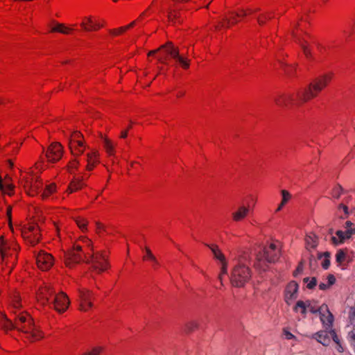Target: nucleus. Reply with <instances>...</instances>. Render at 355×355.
I'll list each match as a JSON object with an SVG mask.
<instances>
[{"label":"nucleus","instance_id":"nucleus-1","mask_svg":"<svg viewBox=\"0 0 355 355\" xmlns=\"http://www.w3.org/2000/svg\"><path fill=\"white\" fill-rule=\"evenodd\" d=\"M331 79V75L330 74H324L315 78L309 85L308 87L302 91L297 92L299 101L304 103L315 97L317 94L327 85Z\"/></svg>","mask_w":355,"mask_h":355},{"label":"nucleus","instance_id":"nucleus-2","mask_svg":"<svg viewBox=\"0 0 355 355\" xmlns=\"http://www.w3.org/2000/svg\"><path fill=\"white\" fill-rule=\"evenodd\" d=\"M280 256V252L274 243H270L269 246L265 247L262 251L256 254V261L254 266L257 268L265 270V266L268 263L276 262Z\"/></svg>","mask_w":355,"mask_h":355},{"label":"nucleus","instance_id":"nucleus-3","mask_svg":"<svg viewBox=\"0 0 355 355\" xmlns=\"http://www.w3.org/2000/svg\"><path fill=\"white\" fill-rule=\"evenodd\" d=\"M33 324V320L28 313L17 315L16 322L13 323L4 313H0V325L6 331L17 329L21 332V330L18 327H21L24 326L27 329H30Z\"/></svg>","mask_w":355,"mask_h":355},{"label":"nucleus","instance_id":"nucleus-4","mask_svg":"<svg viewBox=\"0 0 355 355\" xmlns=\"http://www.w3.org/2000/svg\"><path fill=\"white\" fill-rule=\"evenodd\" d=\"M251 270L243 263L236 265L231 272L230 282L233 286L243 287L251 278Z\"/></svg>","mask_w":355,"mask_h":355},{"label":"nucleus","instance_id":"nucleus-5","mask_svg":"<svg viewBox=\"0 0 355 355\" xmlns=\"http://www.w3.org/2000/svg\"><path fill=\"white\" fill-rule=\"evenodd\" d=\"M85 262L91 265L92 268L97 273L103 272L110 266L107 257L102 252L88 253V256L85 254Z\"/></svg>","mask_w":355,"mask_h":355},{"label":"nucleus","instance_id":"nucleus-6","mask_svg":"<svg viewBox=\"0 0 355 355\" xmlns=\"http://www.w3.org/2000/svg\"><path fill=\"white\" fill-rule=\"evenodd\" d=\"M165 50L166 55L171 56L173 59H174L177 62H178L184 69H188L189 67L190 60L180 55V51L178 48L175 47L172 42H168L166 44L162 45L157 50L150 51L148 55H152L155 54L157 51L160 50Z\"/></svg>","mask_w":355,"mask_h":355},{"label":"nucleus","instance_id":"nucleus-7","mask_svg":"<svg viewBox=\"0 0 355 355\" xmlns=\"http://www.w3.org/2000/svg\"><path fill=\"white\" fill-rule=\"evenodd\" d=\"M85 254L88 253L83 252L81 246L76 245L72 249L64 254V261L67 266L73 267L76 264L85 261Z\"/></svg>","mask_w":355,"mask_h":355},{"label":"nucleus","instance_id":"nucleus-8","mask_svg":"<svg viewBox=\"0 0 355 355\" xmlns=\"http://www.w3.org/2000/svg\"><path fill=\"white\" fill-rule=\"evenodd\" d=\"M83 135L78 131L73 132L69 140V146L74 156L83 153L85 146L82 140Z\"/></svg>","mask_w":355,"mask_h":355},{"label":"nucleus","instance_id":"nucleus-9","mask_svg":"<svg viewBox=\"0 0 355 355\" xmlns=\"http://www.w3.org/2000/svg\"><path fill=\"white\" fill-rule=\"evenodd\" d=\"M63 149L58 142L52 143L47 149L46 157L49 162H55L60 160L62 156Z\"/></svg>","mask_w":355,"mask_h":355},{"label":"nucleus","instance_id":"nucleus-10","mask_svg":"<svg viewBox=\"0 0 355 355\" xmlns=\"http://www.w3.org/2000/svg\"><path fill=\"white\" fill-rule=\"evenodd\" d=\"M37 266L42 270H47L53 264V258L51 254L40 250L36 255Z\"/></svg>","mask_w":355,"mask_h":355},{"label":"nucleus","instance_id":"nucleus-11","mask_svg":"<svg viewBox=\"0 0 355 355\" xmlns=\"http://www.w3.org/2000/svg\"><path fill=\"white\" fill-rule=\"evenodd\" d=\"M296 100L299 103H302L299 101L297 94L296 99L292 94H282L274 98L276 105L280 107H288L290 105L294 104Z\"/></svg>","mask_w":355,"mask_h":355},{"label":"nucleus","instance_id":"nucleus-12","mask_svg":"<svg viewBox=\"0 0 355 355\" xmlns=\"http://www.w3.org/2000/svg\"><path fill=\"white\" fill-rule=\"evenodd\" d=\"M69 305V300L67 295L64 293H60L55 295L53 297V306L57 311L59 313L64 312Z\"/></svg>","mask_w":355,"mask_h":355},{"label":"nucleus","instance_id":"nucleus-13","mask_svg":"<svg viewBox=\"0 0 355 355\" xmlns=\"http://www.w3.org/2000/svg\"><path fill=\"white\" fill-rule=\"evenodd\" d=\"M79 297L80 299V308L79 309L83 311H87L89 308H92L93 304L91 300L93 297V294L88 290H80Z\"/></svg>","mask_w":355,"mask_h":355},{"label":"nucleus","instance_id":"nucleus-14","mask_svg":"<svg viewBox=\"0 0 355 355\" xmlns=\"http://www.w3.org/2000/svg\"><path fill=\"white\" fill-rule=\"evenodd\" d=\"M320 318L322 324L326 326L327 329L331 328L334 322V315L329 311L327 305L322 304L320 306Z\"/></svg>","mask_w":355,"mask_h":355},{"label":"nucleus","instance_id":"nucleus-15","mask_svg":"<svg viewBox=\"0 0 355 355\" xmlns=\"http://www.w3.org/2000/svg\"><path fill=\"white\" fill-rule=\"evenodd\" d=\"M298 288L299 285L295 281H291L288 284L286 287L284 294L285 302L286 304H290L291 301L297 298Z\"/></svg>","mask_w":355,"mask_h":355},{"label":"nucleus","instance_id":"nucleus-16","mask_svg":"<svg viewBox=\"0 0 355 355\" xmlns=\"http://www.w3.org/2000/svg\"><path fill=\"white\" fill-rule=\"evenodd\" d=\"M21 332L27 334V338L31 341H35L40 340L43 338V334L33 324L30 329H27L23 326L21 327H18Z\"/></svg>","mask_w":355,"mask_h":355},{"label":"nucleus","instance_id":"nucleus-17","mask_svg":"<svg viewBox=\"0 0 355 355\" xmlns=\"http://www.w3.org/2000/svg\"><path fill=\"white\" fill-rule=\"evenodd\" d=\"M80 26L86 31H97L103 27V24L94 21L91 16L85 17Z\"/></svg>","mask_w":355,"mask_h":355},{"label":"nucleus","instance_id":"nucleus-18","mask_svg":"<svg viewBox=\"0 0 355 355\" xmlns=\"http://www.w3.org/2000/svg\"><path fill=\"white\" fill-rule=\"evenodd\" d=\"M313 338L324 346H328L331 343L329 331H321L314 334Z\"/></svg>","mask_w":355,"mask_h":355},{"label":"nucleus","instance_id":"nucleus-19","mask_svg":"<svg viewBox=\"0 0 355 355\" xmlns=\"http://www.w3.org/2000/svg\"><path fill=\"white\" fill-rule=\"evenodd\" d=\"M25 188L27 190V193L30 196H34L35 193H38L40 189V184L37 182H33L32 180H26L25 184Z\"/></svg>","mask_w":355,"mask_h":355},{"label":"nucleus","instance_id":"nucleus-20","mask_svg":"<svg viewBox=\"0 0 355 355\" xmlns=\"http://www.w3.org/2000/svg\"><path fill=\"white\" fill-rule=\"evenodd\" d=\"M306 248L311 250L318 246V238L315 234L306 235L305 238Z\"/></svg>","mask_w":355,"mask_h":355},{"label":"nucleus","instance_id":"nucleus-21","mask_svg":"<svg viewBox=\"0 0 355 355\" xmlns=\"http://www.w3.org/2000/svg\"><path fill=\"white\" fill-rule=\"evenodd\" d=\"M206 246H207L212 252L214 257L216 259L218 260L219 261L223 262L225 260V255L222 253V252L219 250L218 245H209L205 244Z\"/></svg>","mask_w":355,"mask_h":355},{"label":"nucleus","instance_id":"nucleus-22","mask_svg":"<svg viewBox=\"0 0 355 355\" xmlns=\"http://www.w3.org/2000/svg\"><path fill=\"white\" fill-rule=\"evenodd\" d=\"M249 209L244 206L240 207L239 209L232 214L233 220L239 221L243 219L248 214Z\"/></svg>","mask_w":355,"mask_h":355},{"label":"nucleus","instance_id":"nucleus-23","mask_svg":"<svg viewBox=\"0 0 355 355\" xmlns=\"http://www.w3.org/2000/svg\"><path fill=\"white\" fill-rule=\"evenodd\" d=\"M336 234L340 239V242H344L346 239H349L353 234H355V228L348 229L345 232L338 230Z\"/></svg>","mask_w":355,"mask_h":355},{"label":"nucleus","instance_id":"nucleus-24","mask_svg":"<svg viewBox=\"0 0 355 355\" xmlns=\"http://www.w3.org/2000/svg\"><path fill=\"white\" fill-rule=\"evenodd\" d=\"M101 139L103 143V147L106 152L110 155H112L114 153V146L112 142L107 137L101 135Z\"/></svg>","mask_w":355,"mask_h":355},{"label":"nucleus","instance_id":"nucleus-25","mask_svg":"<svg viewBox=\"0 0 355 355\" xmlns=\"http://www.w3.org/2000/svg\"><path fill=\"white\" fill-rule=\"evenodd\" d=\"M54 291L49 286H46L45 288H42L40 293L39 294V297L46 302H49V297L51 296L54 297Z\"/></svg>","mask_w":355,"mask_h":355},{"label":"nucleus","instance_id":"nucleus-26","mask_svg":"<svg viewBox=\"0 0 355 355\" xmlns=\"http://www.w3.org/2000/svg\"><path fill=\"white\" fill-rule=\"evenodd\" d=\"M330 256L331 254L329 252H325L324 253L318 252V258L319 259H322L323 257H324L322 263V266L325 270L328 269L330 266Z\"/></svg>","mask_w":355,"mask_h":355},{"label":"nucleus","instance_id":"nucleus-27","mask_svg":"<svg viewBox=\"0 0 355 355\" xmlns=\"http://www.w3.org/2000/svg\"><path fill=\"white\" fill-rule=\"evenodd\" d=\"M292 35H293V37H295L296 42L300 45L306 57L308 58H310L311 55V53L310 50L308 49V47L305 45L306 42L302 40L301 38L297 37L294 33H292Z\"/></svg>","mask_w":355,"mask_h":355},{"label":"nucleus","instance_id":"nucleus-28","mask_svg":"<svg viewBox=\"0 0 355 355\" xmlns=\"http://www.w3.org/2000/svg\"><path fill=\"white\" fill-rule=\"evenodd\" d=\"M12 190L13 186L7 182L4 183L0 177V191L8 195H11Z\"/></svg>","mask_w":355,"mask_h":355},{"label":"nucleus","instance_id":"nucleus-29","mask_svg":"<svg viewBox=\"0 0 355 355\" xmlns=\"http://www.w3.org/2000/svg\"><path fill=\"white\" fill-rule=\"evenodd\" d=\"M82 180L83 177L81 178L75 179L71 182L69 187V190L71 193L80 189L83 187Z\"/></svg>","mask_w":355,"mask_h":355},{"label":"nucleus","instance_id":"nucleus-30","mask_svg":"<svg viewBox=\"0 0 355 355\" xmlns=\"http://www.w3.org/2000/svg\"><path fill=\"white\" fill-rule=\"evenodd\" d=\"M87 161L88 162L87 165V169L89 171L92 170L94 168V164L96 163V153L92 154H87Z\"/></svg>","mask_w":355,"mask_h":355},{"label":"nucleus","instance_id":"nucleus-31","mask_svg":"<svg viewBox=\"0 0 355 355\" xmlns=\"http://www.w3.org/2000/svg\"><path fill=\"white\" fill-rule=\"evenodd\" d=\"M6 242L4 241L3 237H0V255L1 256L2 261H3L7 257L6 250L7 247L6 246Z\"/></svg>","mask_w":355,"mask_h":355},{"label":"nucleus","instance_id":"nucleus-32","mask_svg":"<svg viewBox=\"0 0 355 355\" xmlns=\"http://www.w3.org/2000/svg\"><path fill=\"white\" fill-rule=\"evenodd\" d=\"M303 281L304 283L307 284L306 287L309 289L314 288L315 287V286L317 285V282H318L317 279L315 277H313L311 278L305 277V278H304Z\"/></svg>","mask_w":355,"mask_h":355},{"label":"nucleus","instance_id":"nucleus-33","mask_svg":"<svg viewBox=\"0 0 355 355\" xmlns=\"http://www.w3.org/2000/svg\"><path fill=\"white\" fill-rule=\"evenodd\" d=\"M307 309L312 313H317L320 312V306L318 307L315 302L309 300L306 301Z\"/></svg>","mask_w":355,"mask_h":355},{"label":"nucleus","instance_id":"nucleus-34","mask_svg":"<svg viewBox=\"0 0 355 355\" xmlns=\"http://www.w3.org/2000/svg\"><path fill=\"white\" fill-rule=\"evenodd\" d=\"M299 308L301 309L302 314L305 315L306 313V310H307L306 302H303L302 300L297 301L295 306L294 307V311H297V309Z\"/></svg>","mask_w":355,"mask_h":355},{"label":"nucleus","instance_id":"nucleus-35","mask_svg":"<svg viewBox=\"0 0 355 355\" xmlns=\"http://www.w3.org/2000/svg\"><path fill=\"white\" fill-rule=\"evenodd\" d=\"M55 191V185L53 184H49L46 187L45 190L43 191L42 196V198H47L51 193H53Z\"/></svg>","mask_w":355,"mask_h":355},{"label":"nucleus","instance_id":"nucleus-36","mask_svg":"<svg viewBox=\"0 0 355 355\" xmlns=\"http://www.w3.org/2000/svg\"><path fill=\"white\" fill-rule=\"evenodd\" d=\"M52 31L59 32V33H64V34H67L69 31V28L67 27H65L62 24H58L55 27L53 28Z\"/></svg>","mask_w":355,"mask_h":355},{"label":"nucleus","instance_id":"nucleus-37","mask_svg":"<svg viewBox=\"0 0 355 355\" xmlns=\"http://www.w3.org/2000/svg\"><path fill=\"white\" fill-rule=\"evenodd\" d=\"M343 192V187L340 184H338L333 189L331 195H332L333 198L338 199L340 198V196H341Z\"/></svg>","mask_w":355,"mask_h":355},{"label":"nucleus","instance_id":"nucleus-38","mask_svg":"<svg viewBox=\"0 0 355 355\" xmlns=\"http://www.w3.org/2000/svg\"><path fill=\"white\" fill-rule=\"evenodd\" d=\"M145 252H146V255L143 258L144 260L148 259V260H150L151 261H153V263L157 262L156 257L153 255L151 250L148 248H147V247L145 248Z\"/></svg>","mask_w":355,"mask_h":355},{"label":"nucleus","instance_id":"nucleus-39","mask_svg":"<svg viewBox=\"0 0 355 355\" xmlns=\"http://www.w3.org/2000/svg\"><path fill=\"white\" fill-rule=\"evenodd\" d=\"M168 19L171 21H180V12H176L175 10H169L168 12Z\"/></svg>","mask_w":355,"mask_h":355},{"label":"nucleus","instance_id":"nucleus-40","mask_svg":"<svg viewBox=\"0 0 355 355\" xmlns=\"http://www.w3.org/2000/svg\"><path fill=\"white\" fill-rule=\"evenodd\" d=\"M345 253L343 250H339L336 254V261L338 263H342L345 259Z\"/></svg>","mask_w":355,"mask_h":355},{"label":"nucleus","instance_id":"nucleus-41","mask_svg":"<svg viewBox=\"0 0 355 355\" xmlns=\"http://www.w3.org/2000/svg\"><path fill=\"white\" fill-rule=\"evenodd\" d=\"M12 306L15 309H18L21 306L20 304L19 297L17 294L14 295L13 296V298L12 300Z\"/></svg>","mask_w":355,"mask_h":355},{"label":"nucleus","instance_id":"nucleus-42","mask_svg":"<svg viewBox=\"0 0 355 355\" xmlns=\"http://www.w3.org/2000/svg\"><path fill=\"white\" fill-rule=\"evenodd\" d=\"M281 193L282 195V200L281 202H282V204L286 205L291 199V196L290 193L286 190H282Z\"/></svg>","mask_w":355,"mask_h":355},{"label":"nucleus","instance_id":"nucleus-43","mask_svg":"<svg viewBox=\"0 0 355 355\" xmlns=\"http://www.w3.org/2000/svg\"><path fill=\"white\" fill-rule=\"evenodd\" d=\"M329 334H330V336L332 338L333 340L339 346V348H342L340 344V339L338 338V336H337L336 331L334 329H330L329 331Z\"/></svg>","mask_w":355,"mask_h":355},{"label":"nucleus","instance_id":"nucleus-44","mask_svg":"<svg viewBox=\"0 0 355 355\" xmlns=\"http://www.w3.org/2000/svg\"><path fill=\"white\" fill-rule=\"evenodd\" d=\"M222 266H221V272L219 275V279L222 282V276L223 275H226L227 273V262L226 261L221 262Z\"/></svg>","mask_w":355,"mask_h":355},{"label":"nucleus","instance_id":"nucleus-45","mask_svg":"<svg viewBox=\"0 0 355 355\" xmlns=\"http://www.w3.org/2000/svg\"><path fill=\"white\" fill-rule=\"evenodd\" d=\"M76 222L80 229L82 230H86L87 221L84 218H78Z\"/></svg>","mask_w":355,"mask_h":355},{"label":"nucleus","instance_id":"nucleus-46","mask_svg":"<svg viewBox=\"0 0 355 355\" xmlns=\"http://www.w3.org/2000/svg\"><path fill=\"white\" fill-rule=\"evenodd\" d=\"M348 336L349 342L355 350V328H353V329L349 333Z\"/></svg>","mask_w":355,"mask_h":355},{"label":"nucleus","instance_id":"nucleus-47","mask_svg":"<svg viewBox=\"0 0 355 355\" xmlns=\"http://www.w3.org/2000/svg\"><path fill=\"white\" fill-rule=\"evenodd\" d=\"M231 21L227 17H223L222 19V21L220 22V26L222 28H230L231 25Z\"/></svg>","mask_w":355,"mask_h":355},{"label":"nucleus","instance_id":"nucleus-48","mask_svg":"<svg viewBox=\"0 0 355 355\" xmlns=\"http://www.w3.org/2000/svg\"><path fill=\"white\" fill-rule=\"evenodd\" d=\"M232 14L239 17H245L247 16V10L243 8H239L236 12H232Z\"/></svg>","mask_w":355,"mask_h":355},{"label":"nucleus","instance_id":"nucleus-49","mask_svg":"<svg viewBox=\"0 0 355 355\" xmlns=\"http://www.w3.org/2000/svg\"><path fill=\"white\" fill-rule=\"evenodd\" d=\"M349 320L351 324L354 326V328H355V306L350 309Z\"/></svg>","mask_w":355,"mask_h":355},{"label":"nucleus","instance_id":"nucleus-50","mask_svg":"<svg viewBox=\"0 0 355 355\" xmlns=\"http://www.w3.org/2000/svg\"><path fill=\"white\" fill-rule=\"evenodd\" d=\"M143 15H144V13L141 14V15L137 20L132 21L130 24L125 26L120 27V31H127L128 29L133 27L137 24V22L138 21H140V19Z\"/></svg>","mask_w":355,"mask_h":355},{"label":"nucleus","instance_id":"nucleus-51","mask_svg":"<svg viewBox=\"0 0 355 355\" xmlns=\"http://www.w3.org/2000/svg\"><path fill=\"white\" fill-rule=\"evenodd\" d=\"M198 327V323L195 321L189 322L187 324L186 328L188 331H192Z\"/></svg>","mask_w":355,"mask_h":355},{"label":"nucleus","instance_id":"nucleus-52","mask_svg":"<svg viewBox=\"0 0 355 355\" xmlns=\"http://www.w3.org/2000/svg\"><path fill=\"white\" fill-rule=\"evenodd\" d=\"M28 232L33 234H37V232L40 231V228L37 225H31L28 227Z\"/></svg>","mask_w":355,"mask_h":355},{"label":"nucleus","instance_id":"nucleus-53","mask_svg":"<svg viewBox=\"0 0 355 355\" xmlns=\"http://www.w3.org/2000/svg\"><path fill=\"white\" fill-rule=\"evenodd\" d=\"M40 241V236L37 234H33V238L29 239L28 242L31 245H35Z\"/></svg>","mask_w":355,"mask_h":355},{"label":"nucleus","instance_id":"nucleus-54","mask_svg":"<svg viewBox=\"0 0 355 355\" xmlns=\"http://www.w3.org/2000/svg\"><path fill=\"white\" fill-rule=\"evenodd\" d=\"M101 349V347H95L91 352H86L83 355H99Z\"/></svg>","mask_w":355,"mask_h":355},{"label":"nucleus","instance_id":"nucleus-55","mask_svg":"<svg viewBox=\"0 0 355 355\" xmlns=\"http://www.w3.org/2000/svg\"><path fill=\"white\" fill-rule=\"evenodd\" d=\"M338 209H342L343 210V211H344V213L345 214V218L348 216L349 212L348 207L346 205H345L344 204L341 203V204H340L338 205ZM340 218H345V217H343V216H340Z\"/></svg>","mask_w":355,"mask_h":355},{"label":"nucleus","instance_id":"nucleus-56","mask_svg":"<svg viewBox=\"0 0 355 355\" xmlns=\"http://www.w3.org/2000/svg\"><path fill=\"white\" fill-rule=\"evenodd\" d=\"M78 166V162L75 159L70 162L69 164V168L70 169V172L72 173L73 169H76Z\"/></svg>","mask_w":355,"mask_h":355},{"label":"nucleus","instance_id":"nucleus-57","mask_svg":"<svg viewBox=\"0 0 355 355\" xmlns=\"http://www.w3.org/2000/svg\"><path fill=\"white\" fill-rule=\"evenodd\" d=\"M303 270V262L301 261L297 266L296 270L293 272V276L297 277L298 274L301 273Z\"/></svg>","mask_w":355,"mask_h":355},{"label":"nucleus","instance_id":"nucleus-58","mask_svg":"<svg viewBox=\"0 0 355 355\" xmlns=\"http://www.w3.org/2000/svg\"><path fill=\"white\" fill-rule=\"evenodd\" d=\"M327 280H328V284L331 286L336 282V278L335 277L330 274L327 276Z\"/></svg>","mask_w":355,"mask_h":355},{"label":"nucleus","instance_id":"nucleus-59","mask_svg":"<svg viewBox=\"0 0 355 355\" xmlns=\"http://www.w3.org/2000/svg\"><path fill=\"white\" fill-rule=\"evenodd\" d=\"M270 17H268V19H270ZM268 19V17L266 15H262L261 17H259L257 18L258 23L260 25H263L265 24V19Z\"/></svg>","mask_w":355,"mask_h":355},{"label":"nucleus","instance_id":"nucleus-60","mask_svg":"<svg viewBox=\"0 0 355 355\" xmlns=\"http://www.w3.org/2000/svg\"><path fill=\"white\" fill-rule=\"evenodd\" d=\"M125 31H120V28H117V29H112V30H110V32L111 34H112L113 35H119L122 33H123Z\"/></svg>","mask_w":355,"mask_h":355},{"label":"nucleus","instance_id":"nucleus-61","mask_svg":"<svg viewBox=\"0 0 355 355\" xmlns=\"http://www.w3.org/2000/svg\"><path fill=\"white\" fill-rule=\"evenodd\" d=\"M330 287V286L328 284L324 283H320L319 284V288L322 291H325L328 289Z\"/></svg>","mask_w":355,"mask_h":355},{"label":"nucleus","instance_id":"nucleus-62","mask_svg":"<svg viewBox=\"0 0 355 355\" xmlns=\"http://www.w3.org/2000/svg\"><path fill=\"white\" fill-rule=\"evenodd\" d=\"M331 241H332V243L335 245H340V244H342L344 242H340V239H337L335 236H332L331 237Z\"/></svg>","mask_w":355,"mask_h":355},{"label":"nucleus","instance_id":"nucleus-63","mask_svg":"<svg viewBox=\"0 0 355 355\" xmlns=\"http://www.w3.org/2000/svg\"><path fill=\"white\" fill-rule=\"evenodd\" d=\"M284 335L286 338L288 340H291L294 337V336L291 332L286 330L284 331Z\"/></svg>","mask_w":355,"mask_h":355},{"label":"nucleus","instance_id":"nucleus-64","mask_svg":"<svg viewBox=\"0 0 355 355\" xmlns=\"http://www.w3.org/2000/svg\"><path fill=\"white\" fill-rule=\"evenodd\" d=\"M352 29H353V25L352 26H349V30L347 31V30H344L343 31V33L347 36H349L351 34H352Z\"/></svg>","mask_w":355,"mask_h":355}]
</instances>
